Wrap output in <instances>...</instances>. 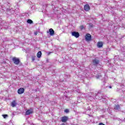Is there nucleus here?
Masks as SVG:
<instances>
[{
    "instance_id": "obj_15",
    "label": "nucleus",
    "mask_w": 125,
    "mask_h": 125,
    "mask_svg": "<svg viewBox=\"0 0 125 125\" xmlns=\"http://www.w3.org/2000/svg\"><path fill=\"white\" fill-rule=\"evenodd\" d=\"M37 56L38 58H41L42 57V51H40L37 53Z\"/></svg>"
},
{
    "instance_id": "obj_26",
    "label": "nucleus",
    "mask_w": 125,
    "mask_h": 125,
    "mask_svg": "<svg viewBox=\"0 0 125 125\" xmlns=\"http://www.w3.org/2000/svg\"><path fill=\"white\" fill-rule=\"evenodd\" d=\"M99 125H105L104 124H103V123H100L99 124Z\"/></svg>"
},
{
    "instance_id": "obj_18",
    "label": "nucleus",
    "mask_w": 125,
    "mask_h": 125,
    "mask_svg": "<svg viewBox=\"0 0 125 125\" xmlns=\"http://www.w3.org/2000/svg\"><path fill=\"white\" fill-rule=\"evenodd\" d=\"M2 116L4 118V119H6V118L8 117V115L7 114H3Z\"/></svg>"
},
{
    "instance_id": "obj_23",
    "label": "nucleus",
    "mask_w": 125,
    "mask_h": 125,
    "mask_svg": "<svg viewBox=\"0 0 125 125\" xmlns=\"http://www.w3.org/2000/svg\"><path fill=\"white\" fill-rule=\"evenodd\" d=\"M92 94H93V93H91V92H90V93H89V95H90V97H92Z\"/></svg>"
},
{
    "instance_id": "obj_2",
    "label": "nucleus",
    "mask_w": 125,
    "mask_h": 125,
    "mask_svg": "<svg viewBox=\"0 0 125 125\" xmlns=\"http://www.w3.org/2000/svg\"><path fill=\"white\" fill-rule=\"evenodd\" d=\"M12 61L15 65H19L20 64V59L18 58L13 57L12 58Z\"/></svg>"
},
{
    "instance_id": "obj_27",
    "label": "nucleus",
    "mask_w": 125,
    "mask_h": 125,
    "mask_svg": "<svg viewBox=\"0 0 125 125\" xmlns=\"http://www.w3.org/2000/svg\"><path fill=\"white\" fill-rule=\"evenodd\" d=\"M90 27H91V28H92V27H93V25L92 24H90Z\"/></svg>"
},
{
    "instance_id": "obj_17",
    "label": "nucleus",
    "mask_w": 125,
    "mask_h": 125,
    "mask_svg": "<svg viewBox=\"0 0 125 125\" xmlns=\"http://www.w3.org/2000/svg\"><path fill=\"white\" fill-rule=\"evenodd\" d=\"M121 51L125 52V46H122L121 48Z\"/></svg>"
},
{
    "instance_id": "obj_6",
    "label": "nucleus",
    "mask_w": 125,
    "mask_h": 125,
    "mask_svg": "<svg viewBox=\"0 0 125 125\" xmlns=\"http://www.w3.org/2000/svg\"><path fill=\"white\" fill-rule=\"evenodd\" d=\"M84 9L85 11H89V10H90V7H89V5L85 4L84 6Z\"/></svg>"
},
{
    "instance_id": "obj_30",
    "label": "nucleus",
    "mask_w": 125,
    "mask_h": 125,
    "mask_svg": "<svg viewBox=\"0 0 125 125\" xmlns=\"http://www.w3.org/2000/svg\"><path fill=\"white\" fill-rule=\"evenodd\" d=\"M6 11H9V9H7Z\"/></svg>"
},
{
    "instance_id": "obj_11",
    "label": "nucleus",
    "mask_w": 125,
    "mask_h": 125,
    "mask_svg": "<svg viewBox=\"0 0 125 125\" xmlns=\"http://www.w3.org/2000/svg\"><path fill=\"white\" fill-rule=\"evenodd\" d=\"M12 107H16V105H17V103H16V101H13L11 104Z\"/></svg>"
},
{
    "instance_id": "obj_24",
    "label": "nucleus",
    "mask_w": 125,
    "mask_h": 125,
    "mask_svg": "<svg viewBox=\"0 0 125 125\" xmlns=\"http://www.w3.org/2000/svg\"><path fill=\"white\" fill-rule=\"evenodd\" d=\"M86 110H89V111H90V108L89 107V106H88Z\"/></svg>"
},
{
    "instance_id": "obj_4",
    "label": "nucleus",
    "mask_w": 125,
    "mask_h": 125,
    "mask_svg": "<svg viewBox=\"0 0 125 125\" xmlns=\"http://www.w3.org/2000/svg\"><path fill=\"white\" fill-rule=\"evenodd\" d=\"M71 35L73 37H75V38H77L80 37V33L77 31H73L71 32Z\"/></svg>"
},
{
    "instance_id": "obj_10",
    "label": "nucleus",
    "mask_w": 125,
    "mask_h": 125,
    "mask_svg": "<svg viewBox=\"0 0 125 125\" xmlns=\"http://www.w3.org/2000/svg\"><path fill=\"white\" fill-rule=\"evenodd\" d=\"M114 110H117V111H120V110H121V107L120 106V105L117 104L114 106Z\"/></svg>"
},
{
    "instance_id": "obj_12",
    "label": "nucleus",
    "mask_w": 125,
    "mask_h": 125,
    "mask_svg": "<svg viewBox=\"0 0 125 125\" xmlns=\"http://www.w3.org/2000/svg\"><path fill=\"white\" fill-rule=\"evenodd\" d=\"M33 111L31 110L30 109L27 110L26 112H25V115H31V114H32Z\"/></svg>"
},
{
    "instance_id": "obj_14",
    "label": "nucleus",
    "mask_w": 125,
    "mask_h": 125,
    "mask_svg": "<svg viewBox=\"0 0 125 125\" xmlns=\"http://www.w3.org/2000/svg\"><path fill=\"white\" fill-rule=\"evenodd\" d=\"M116 57H119V59H120V60H122V61H124V59L125 58V57H122V54L120 57L119 56H115L114 58H116Z\"/></svg>"
},
{
    "instance_id": "obj_7",
    "label": "nucleus",
    "mask_w": 125,
    "mask_h": 125,
    "mask_svg": "<svg viewBox=\"0 0 125 125\" xmlns=\"http://www.w3.org/2000/svg\"><path fill=\"white\" fill-rule=\"evenodd\" d=\"M25 91V89L24 88H21L18 89V93L19 94H22V93Z\"/></svg>"
},
{
    "instance_id": "obj_22",
    "label": "nucleus",
    "mask_w": 125,
    "mask_h": 125,
    "mask_svg": "<svg viewBox=\"0 0 125 125\" xmlns=\"http://www.w3.org/2000/svg\"><path fill=\"white\" fill-rule=\"evenodd\" d=\"M122 57H124V58H125V53L124 54H122Z\"/></svg>"
},
{
    "instance_id": "obj_25",
    "label": "nucleus",
    "mask_w": 125,
    "mask_h": 125,
    "mask_svg": "<svg viewBox=\"0 0 125 125\" xmlns=\"http://www.w3.org/2000/svg\"><path fill=\"white\" fill-rule=\"evenodd\" d=\"M34 35H35V36H37V35H38V32H35V33H34Z\"/></svg>"
},
{
    "instance_id": "obj_20",
    "label": "nucleus",
    "mask_w": 125,
    "mask_h": 125,
    "mask_svg": "<svg viewBox=\"0 0 125 125\" xmlns=\"http://www.w3.org/2000/svg\"><path fill=\"white\" fill-rule=\"evenodd\" d=\"M69 112L70 111L68 109H66L65 110H64V113H66V114L69 113Z\"/></svg>"
},
{
    "instance_id": "obj_31",
    "label": "nucleus",
    "mask_w": 125,
    "mask_h": 125,
    "mask_svg": "<svg viewBox=\"0 0 125 125\" xmlns=\"http://www.w3.org/2000/svg\"><path fill=\"white\" fill-rule=\"evenodd\" d=\"M51 53V52H50V53H49V54H50Z\"/></svg>"
},
{
    "instance_id": "obj_21",
    "label": "nucleus",
    "mask_w": 125,
    "mask_h": 125,
    "mask_svg": "<svg viewBox=\"0 0 125 125\" xmlns=\"http://www.w3.org/2000/svg\"><path fill=\"white\" fill-rule=\"evenodd\" d=\"M80 29H81V30H83L84 29V26H83V25H81L80 26Z\"/></svg>"
},
{
    "instance_id": "obj_9",
    "label": "nucleus",
    "mask_w": 125,
    "mask_h": 125,
    "mask_svg": "<svg viewBox=\"0 0 125 125\" xmlns=\"http://www.w3.org/2000/svg\"><path fill=\"white\" fill-rule=\"evenodd\" d=\"M50 36H53L54 35V30L52 28H50L49 30Z\"/></svg>"
},
{
    "instance_id": "obj_3",
    "label": "nucleus",
    "mask_w": 125,
    "mask_h": 125,
    "mask_svg": "<svg viewBox=\"0 0 125 125\" xmlns=\"http://www.w3.org/2000/svg\"><path fill=\"white\" fill-rule=\"evenodd\" d=\"M85 40L86 42H90L91 41V35L88 33L85 36Z\"/></svg>"
},
{
    "instance_id": "obj_1",
    "label": "nucleus",
    "mask_w": 125,
    "mask_h": 125,
    "mask_svg": "<svg viewBox=\"0 0 125 125\" xmlns=\"http://www.w3.org/2000/svg\"><path fill=\"white\" fill-rule=\"evenodd\" d=\"M95 97L96 99H99V100H101L102 98H103V94L101 91H99L97 94H95Z\"/></svg>"
},
{
    "instance_id": "obj_19",
    "label": "nucleus",
    "mask_w": 125,
    "mask_h": 125,
    "mask_svg": "<svg viewBox=\"0 0 125 125\" xmlns=\"http://www.w3.org/2000/svg\"><path fill=\"white\" fill-rule=\"evenodd\" d=\"M36 58H37V57L36 56H32V61H35V60H36Z\"/></svg>"
},
{
    "instance_id": "obj_32",
    "label": "nucleus",
    "mask_w": 125,
    "mask_h": 125,
    "mask_svg": "<svg viewBox=\"0 0 125 125\" xmlns=\"http://www.w3.org/2000/svg\"><path fill=\"white\" fill-rule=\"evenodd\" d=\"M47 33H49V32H48V31H47Z\"/></svg>"
},
{
    "instance_id": "obj_16",
    "label": "nucleus",
    "mask_w": 125,
    "mask_h": 125,
    "mask_svg": "<svg viewBox=\"0 0 125 125\" xmlns=\"http://www.w3.org/2000/svg\"><path fill=\"white\" fill-rule=\"evenodd\" d=\"M27 22L28 24H33V21H32V20L29 19L27 21Z\"/></svg>"
},
{
    "instance_id": "obj_5",
    "label": "nucleus",
    "mask_w": 125,
    "mask_h": 125,
    "mask_svg": "<svg viewBox=\"0 0 125 125\" xmlns=\"http://www.w3.org/2000/svg\"><path fill=\"white\" fill-rule=\"evenodd\" d=\"M92 62H93V65L94 66H97V65L99 64V60H98L97 59H95L94 60H93Z\"/></svg>"
},
{
    "instance_id": "obj_28",
    "label": "nucleus",
    "mask_w": 125,
    "mask_h": 125,
    "mask_svg": "<svg viewBox=\"0 0 125 125\" xmlns=\"http://www.w3.org/2000/svg\"><path fill=\"white\" fill-rule=\"evenodd\" d=\"M97 79H99V75L96 76Z\"/></svg>"
},
{
    "instance_id": "obj_8",
    "label": "nucleus",
    "mask_w": 125,
    "mask_h": 125,
    "mask_svg": "<svg viewBox=\"0 0 125 125\" xmlns=\"http://www.w3.org/2000/svg\"><path fill=\"white\" fill-rule=\"evenodd\" d=\"M68 118L67 116H64L62 118L61 121L62 123H66L67 121L68 120Z\"/></svg>"
},
{
    "instance_id": "obj_29",
    "label": "nucleus",
    "mask_w": 125,
    "mask_h": 125,
    "mask_svg": "<svg viewBox=\"0 0 125 125\" xmlns=\"http://www.w3.org/2000/svg\"><path fill=\"white\" fill-rule=\"evenodd\" d=\"M108 87H109V88H112V86H109Z\"/></svg>"
},
{
    "instance_id": "obj_13",
    "label": "nucleus",
    "mask_w": 125,
    "mask_h": 125,
    "mask_svg": "<svg viewBox=\"0 0 125 125\" xmlns=\"http://www.w3.org/2000/svg\"><path fill=\"white\" fill-rule=\"evenodd\" d=\"M102 46H103V43L102 42H98L97 47L100 48L102 47Z\"/></svg>"
}]
</instances>
